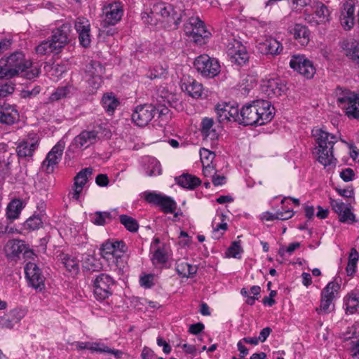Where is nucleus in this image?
<instances>
[{"label": "nucleus", "mask_w": 359, "mask_h": 359, "mask_svg": "<svg viewBox=\"0 0 359 359\" xmlns=\"http://www.w3.org/2000/svg\"><path fill=\"white\" fill-rule=\"evenodd\" d=\"M40 69L25 59L22 52H15L6 58L0 59V79H10L22 74L27 79L39 76Z\"/></svg>", "instance_id": "obj_1"}, {"label": "nucleus", "mask_w": 359, "mask_h": 359, "mask_svg": "<svg viewBox=\"0 0 359 359\" xmlns=\"http://www.w3.org/2000/svg\"><path fill=\"white\" fill-rule=\"evenodd\" d=\"M273 110L269 101H253L239 109L237 122L243 126H262L273 118Z\"/></svg>", "instance_id": "obj_2"}, {"label": "nucleus", "mask_w": 359, "mask_h": 359, "mask_svg": "<svg viewBox=\"0 0 359 359\" xmlns=\"http://www.w3.org/2000/svg\"><path fill=\"white\" fill-rule=\"evenodd\" d=\"M312 134L316 137L318 162L325 167L335 166L337 159L333 156V147L337 142V137L321 128L313 130Z\"/></svg>", "instance_id": "obj_3"}, {"label": "nucleus", "mask_w": 359, "mask_h": 359, "mask_svg": "<svg viewBox=\"0 0 359 359\" xmlns=\"http://www.w3.org/2000/svg\"><path fill=\"white\" fill-rule=\"evenodd\" d=\"M184 7L182 3H179L173 7L170 4H166L165 3L159 2L154 4L151 8L150 14L147 12L142 13V19L151 18V21L147 20V22L149 24L153 23V18L156 20H161L162 19H166L169 22H173L178 25L182 20V17L186 15L185 10H183Z\"/></svg>", "instance_id": "obj_4"}, {"label": "nucleus", "mask_w": 359, "mask_h": 359, "mask_svg": "<svg viewBox=\"0 0 359 359\" xmlns=\"http://www.w3.org/2000/svg\"><path fill=\"white\" fill-rule=\"evenodd\" d=\"M110 137V131L101 124L95 125L81 132L74 138V144L76 148L86 149L95 144L101 138Z\"/></svg>", "instance_id": "obj_5"}, {"label": "nucleus", "mask_w": 359, "mask_h": 359, "mask_svg": "<svg viewBox=\"0 0 359 359\" xmlns=\"http://www.w3.org/2000/svg\"><path fill=\"white\" fill-rule=\"evenodd\" d=\"M337 102L339 107L345 110L346 114L359 119V98L348 90L338 87L336 89Z\"/></svg>", "instance_id": "obj_6"}, {"label": "nucleus", "mask_w": 359, "mask_h": 359, "mask_svg": "<svg viewBox=\"0 0 359 359\" xmlns=\"http://www.w3.org/2000/svg\"><path fill=\"white\" fill-rule=\"evenodd\" d=\"M184 32L189 37L190 40L200 46L205 43V41L210 36V32L208 31L198 17H191L184 24Z\"/></svg>", "instance_id": "obj_7"}, {"label": "nucleus", "mask_w": 359, "mask_h": 359, "mask_svg": "<svg viewBox=\"0 0 359 359\" xmlns=\"http://www.w3.org/2000/svg\"><path fill=\"white\" fill-rule=\"evenodd\" d=\"M194 65L197 72L205 78H214L220 72L219 61L208 55L198 56L194 60Z\"/></svg>", "instance_id": "obj_8"}, {"label": "nucleus", "mask_w": 359, "mask_h": 359, "mask_svg": "<svg viewBox=\"0 0 359 359\" xmlns=\"http://www.w3.org/2000/svg\"><path fill=\"white\" fill-rule=\"evenodd\" d=\"M114 279L106 273H100L93 283V293L95 297L100 301L107 299L112 294Z\"/></svg>", "instance_id": "obj_9"}, {"label": "nucleus", "mask_w": 359, "mask_h": 359, "mask_svg": "<svg viewBox=\"0 0 359 359\" xmlns=\"http://www.w3.org/2000/svg\"><path fill=\"white\" fill-rule=\"evenodd\" d=\"M144 199L149 203L159 206L166 214L175 212L177 207L176 202L171 197L156 192H145Z\"/></svg>", "instance_id": "obj_10"}, {"label": "nucleus", "mask_w": 359, "mask_h": 359, "mask_svg": "<svg viewBox=\"0 0 359 359\" xmlns=\"http://www.w3.org/2000/svg\"><path fill=\"white\" fill-rule=\"evenodd\" d=\"M156 115V107L153 104H144L137 105L132 114L133 121L140 127H144Z\"/></svg>", "instance_id": "obj_11"}, {"label": "nucleus", "mask_w": 359, "mask_h": 359, "mask_svg": "<svg viewBox=\"0 0 359 359\" xmlns=\"http://www.w3.org/2000/svg\"><path fill=\"white\" fill-rule=\"evenodd\" d=\"M123 15V5L121 2H114L104 6L103 9V19L101 26L103 28L115 25L122 18Z\"/></svg>", "instance_id": "obj_12"}, {"label": "nucleus", "mask_w": 359, "mask_h": 359, "mask_svg": "<svg viewBox=\"0 0 359 359\" xmlns=\"http://www.w3.org/2000/svg\"><path fill=\"white\" fill-rule=\"evenodd\" d=\"M290 66L307 79H311L316 73V68L313 62L304 55H292L290 61Z\"/></svg>", "instance_id": "obj_13"}, {"label": "nucleus", "mask_w": 359, "mask_h": 359, "mask_svg": "<svg viewBox=\"0 0 359 359\" xmlns=\"http://www.w3.org/2000/svg\"><path fill=\"white\" fill-rule=\"evenodd\" d=\"M126 250L127 246L123 241H107L101 245L100 254L104 259L110 261L121 257Z\"/></svg>", "instance_id": "obj_14"}, {"label": "nucleus", "mask_w": 359, "mask_h": 359, "mask_svg": "<svg viewBox=\"0 0 359 359\" xmlns=\"http://www.w3.org/2000/svg\"><path fill=\"white\" fill-rule=\"evenodd\" d=\"M330 205L334 212L337 214L340 222L351 224L357 222L350 204H345L341 201L330 198Z\"/></svg>", "instance_id": "obj_15"}, {"label": "nucleus", "mask_w": 359, "mask_h": 359, "mask_svg": "<svg viewBox=\"0 0 359 359\" xmlns=\"http://www.w3.org/2000/svg\"><path fill=\"white\" fill-rule=\"evenodd\" d=\"M26 278L32 287L39 291L45 288V277L41 269L34 262H28L25 266Z\"/></svg>", "instance_id": "obj_16"}, {"label": "nucleus", "mask_w": 359, "mask_h": 359, "mask_svg": "<svg viewBox=\"0 0 359 359\" xmlns=\"http://www.w3.org/2000/svg\"><path fill=\"white\" fill-rule=\"evenodd\" d=\"M355 1L347 0L343 4L340 23L345 30H350L355 25Z\"/></svg>", "instance_id": "obj_17"}, {"label": "nucleus", "mask_w": 359, "mask_h": 359, "mask_svg": "<svg viewBox=\"0 0 359 359\" xmlns=\"http://www.w3.org/2000/svg\"><path fill=\"white\" fill-rule=\"evenodd\" d=\"M64 149L65 143L58 142L48 152L43 162V167L45 168L46 172H51L53 170V166L60 162Z\"/></svg>", "instance_id": "obj_18"}, {"label": "nucleus", "mask_w": 359, "mask_h": 359, "mask_svg": "<svg viewBox=\"0 0 359 359\" xmlns=\"http://www.w3.org/2000/svg\"><path fill=\"white\" fill-rule=\"evenodd\" d=\"M19 120V113L15 105L6 102L0 104V123L4 125H13Z\"/></svg>", "instance_id": "obj_19"}, {"label": "nucleus", "mask_w": 359, "mask_h": 359, "mask_svg": "<svg viewBox=\"0 0 359 359\" xmlns=\"http://www.w3.org/2000/svg\"><path fill=\"white\" fill-rule=\"evenodd\" d=\"M215 111L217 119L220 123L225 121L237 122L239 112L238 106H233L229 104H217L215 107Z\"/></svg>", "instance_id": "obj_20"}, {"label": "nucleus", "mask_w": 359, "mask_h": 359, "mask_svg": "<svg viewBox=\"0 0 359 359\" xmlns=\"http://www.w3.org/2000/svg\"><path fill=\"white\" fill-rule=\"evenodd\" d=\"M262 89L269 97H278L287 90L283 81L278 78L269 79L262 85Z\"/></svg>", "instance_id": "obj_21"}, {"label": "nucleus", "mask_w": 359, "mask_h": 359, "mask_svg": "<svg viewBox=\"0 0 359 359\" xmlns=\"http://www.w3.org/2000/svg\"><path fill=\"white\" fill-rule=\"evenodd\" d=\"M227 55L231 62L238 65H243L248 60L246 48L239 41H234L232 46L228 48Z\"/></svg>", "instance_id": "obj_22"}, {"label": "nucleus", "mask_w": 359, "mask_h": 359, "mask_svg": "<svg viewBox=\"0 0 359 359\" xmlns=\"http://www.w3.org/2000/svg\"><path fill=\"white\" fill-rule=\"evenodd\" d=\"M70 31V24L65 23L53 32L51 41L59 52L69 42Z\"/></svg>", "instance_id": "obj_23"}, {"label": "nucleus", "mask_w": 359, "mask_h": 359, "mask_svg": "<svg viewBox=\"0 0 359 359\" xmlns=\"http://www.w3.org/2000/svg\"><path fill=\"white\" fill-rule=\"evenodd\" d=\"M93 174L91 168H86L82 169L74 177V191L72 193V197L74 200H79L80 194L81 193L83 186L88 181V176Z\"/></svg>", "instance_id": "obj_24"}, {"label": "nucleus", "mask_w": 359, "mask_h": 359, "mask_svg": "<svg viewBox=\"0 0 359 359\" xmlns=\"http://www.w3.org/2000/svg\"><path fill=\"white\" fill-rule=\"evenodd\" d=\"M39 138L35 135L34 137H29L19 143L16 151L19 157H31L34 151L38 147Z\"/></svg>", "instance_id": "obj_25"}, {"label": "nucleus", "mask_w": 359, "mask_h": 359, "mask_svg": "<svg viewBox=\"0 0 359 359\" xmlns=\"http://www.w3.org/2000/svg\"><path fill=\"white\" fill-rule=\"evenodd\" d=\"M72 345L75 347L77 351L82 350H90L91 351L100 352V353H111L116 355V358H118L120 355L122 353L121 351H114L111 350L107 346L104 344L99 343H92V342H82V341H75L72 344Z\"/></svg>", "instance_id": "obj_26"}, {"label": "nucleus", "mask_w": 359, "mask_h": 359, "mask_svg": "<svg viewBox=\"0 0 359 359\" xmlns=\"http://www.w3.org/2000/svg\"><path fill=\"white\" fill-rule=\"evenodd\" d=\"M258 48L263 54L277 55L283 51V46L277 39L269 37L264 41L259 43Z\"/></svg>", "instance_id": "obj_27"}, {"label": "nucleus", "mask_w": 359, "mask_h": 359, "mask_svg": "<svg viewBox=\"0 0 359 359\" xmlns=\"http://www.w3.org/2000/svg\"><path fill=\"white\" fill-rule=\"evenodd\" d=\"M25 245L26 243L23 241L18 239L9 240L4 247L6 257L11 259L20 258V255L22 254L23 250L25 249Z\"/></svg>", "instance_id": "obj_28"}, {"label": "nucleus", "mask_w": 359, "mask_h": 359, "mask_svg": "<svg viewBox=\"0 0 359 359\" xmlns=\"http://www.w3.org/2000/svg\"><path fill=\"white\" fill-rule=\"evenodd\" d=\"M175 182L182 187L188 189H194L201 184V180L198 177L188 173H184L175 177Z\"/></svg>", "instance_id": "obj_29"}, {"label": "nucleus", "mask_w": 359, "mask_h": 359, "mask_svg": "<svg viewBox=\"0 0 359 359\" xmlns=\"http://www.w3.org/2000/svg\"><path fill=\"white\" fill-rule=\"evenodd\" d=\"M175 269L178 275L186 278H191L197 272L196 266L189 264L183 260H177L176 262Z\"/></svg>", "instance_id": "obj_30"}, {"label": "nucleus", "mask_w": 359, "mask_h": 359, "mask_svg": "<svg viewBox=\"0 0 359 359\" xmlns=\"http://www.w3.org/2000/svg\"><path fill=\"white\" fill-rule=\"evenodd\" d=\"M314 15L318 18L314 21L316 25L325 24L330 21V13L328 8L321 2L315 6Z\"/></svg>", "instance_id": "obj_31"}, {"label": "nucleus", "mask_w": 359, "mask_h": 359, "mask_svg": "<svg viewBox=\"0 0 359 359\" xmlns=\"http://www.w3.org/2000/svg\"><path fill=\"white\" fill-rule=\"evenodd\" d=\"M213 120L209 118H204L201 124V131L204 139L213 140L217 138L218 135L213 127Z\"/></svg>", "instance_id": "obj_32"}, {"label": "nucleus", "mask_w": 359, "mask_h": 359, "mask_svg": "<svg viewBox=\"0 0 359 359\" xmlns=\"http://www.w3.org/2000/svg\"><path fill=\"white\" fill-rule=\"evenodd\" d=\"M81 262L83 268L86 271H98L102 268L100 259L91 255H84Z\"/></svg>", "instance_id": "obj_33"}, {"label": "nucleus", "mask_w": 359, "mask_h": 359, "mask_svg": "<svg viewBox=\"0 0 359 359\" xmlns=\"http://www.w3.org/2000/svg\"><path fill=\"white\" fill-rule=\"evenodd\" d=\"M295 39L298 40L302 45H306L309 40V31L308 28L300 24H296L290 31Z\"/></svg>", "instance_id": "obj_34"}, {"label": "nucleus", "mask_w": 359, "mask_h": 359, "mask_svg": "<svg viewBox=\"0 0 359 359\" xmlns=\"http://www.w3.org/2000/svg\"><path fill=\"white\" fill-rule=\"evenodd\" d=\"M185 91L192 97L198 99L202 96L203 86L194 79H190L187 83H184Z\"/></svg>", "instance_id": "obj_35"}, {"label": "nucleus", "mask_w": 359, "mask_h": 359, "mask_svg": "<svg viewBox=\"0 0 359 359\" xmlns=\"http://www.w3.org/2000/svg\"><path fill=\"white\" fill-rule=\"evenodd\" d=\"M102 105L109 115H112L119 105V101L111 93H106L102 99Z\"/></svg>", "instance_id": "obj_36"}, {"label": "nucleus", "mask_w": 359, "mask_h": 359, "mask_svg": "<svg viewBox=\"0 0 359 359\" xmlns=\"http://www.w3.org/2000/svg\"><path fill=\"white\" fill-rule=\"evenodd\" d=\"M168 251L164 244L158 246L154 250L153 255L151 258L153 264L155 266L164 264L168 262Z\"/></svg>", "instance_id": "obj_37"}, {"label": "nucleus", "mask_w": 359, "mask_h": 359, "mask_svg": "<svg viewBox=\"0 0 359 359\" xmlns=\"http://www.w3.org/2000/svg\"><path fill=\"white\" fill-rule=\"evenodd\" d=\"M23 208V203L20 199H13L8 205L6 215L9 219H15L19 217Z\"/></svg>", "instance_id": "obj_38"}, {"label": "nucleus", "mask_w": 359, "mask_h": 359, "mask_svg": "<svg viewBox=\"0 0 359 359\" xmlns=\"http://www.w3.org/2000/svg\"><path fill=\"white\" fill-rule=\"evenodd\" d=\"M105 72L103 65L99 61L92 60L86 65L85 72L87 77L88 76H102Z\"/></svg>", "instance_id": "obj_39"}, {"label": "nucleus", "mask_w": 359, "mask_h": 359, "mask_svg": "<svg viewBox=\"0 0 359 359\" xmlns=\"http://www.w3.org/2000/svg\"><path fill=\"white\" fill-rule=\"evenodd\" d=\"M345 55L354 62L359 64V42H347L344 47Z\"/></svg>", "instance_id": "obj_40"}, {"label": "nucleus", "mask_w": 359, "mask_h": 359, "mask_svg": "<svg viewBox=\"0 0 359 359\" xmlns=\"http://www.w3.org/2000/svg\"><path fill=\"white\" fill-rule=\"evenodd\" d=\"M90 217L92 223L97 226H103L112 219L111 215L109 212L97 211L91 214Z\"/></svg>", "instance_id": "obj_41"}, {"label": "nucleus", "mask_w": 359, "mask_h": 359, "mask_svg": "<svg viewBox=\"0 0 359 359\" xmlns=\"http://www.w3.org/2000/svg\"><path fill=\"white\" fill-rule=\"evenodd\" d=\"M346 311L354 313L359 310V300L358 293L352 292L344 300Z\"/></svg>", "instance_id": "obj_42"}, {"label": "nucleus", "mask_w": 359, "mask_h": 359, "mask_svg": "<svg viewBox=\"0 0 359 359\" xmlns=\"http://www.w3.org/2000/svg\"><path fill=\"white\" fill-rule=\"evenodd\" d=\"M36 53L41 55H48L55 52L58 53L59 51L55 47L51 41H43L35 48Z\"/></svg>", "instance_id": "obj_43"}, {"label": "nucleus", "mask_w": 359, "mask_h": 359, "mask_svg": "<svg viewBox=\"0 0 359 359\" xmlns=\"http://www.w3.org/2000/svg\"><path fill=\"white\" fill-rule=\"evenodd\" d=\"M340 289V285L335 282L329 283L326 287L322 290L321 296L323 298L330 299L334 300L336 295L338 294V291Z\"/></svg>", "instance_id": "obj_44"}, {"label": "nucleus", "mask_w": 359, "mask_h": 359, "mask_svg": "<svg viewBox=\"0 0 359 359\" xmlns=\"http://www.w3.org/2000/svg\"><path fill=\"white\" fill-rule=\"evenodd\" d=\"M120 222L130 232H136L138 230L139 224L137 221L130 216L127 215H120Z\"/></svg>", "instance_id": "obj_45"}, {"label": "nucleus", "mask_w": 359, "mask_h": 359, "mask_svg": "<svg viewBox=\"0 0 359 359\" xmlns=\"http://www.w3.org/2000/svg\"><path fill=\"white\" fill-rule=\"evenodd\" d=\"M359 255L355 248H352L349 255L348 262L346 266V273L348 276H351L355 272L356 264Z\"/></svg>", "instance_id": "obj_46"}, {"label": "nucleus", "mask_w": 359, "mask_h": 359, "mask_svg": "<svg viewBox=\"0 0 359 359\" xmlns=\"http://www.w3.org/2000/svg\"><path fill=\"white\" fill-rule=\"evenodd\" d=\"M62 260V264H64L67 270H68L69 272H72V273L76 274L78 273L79 267V262L76 259H75L74 257H71L66 255L64 256Z\"/></svg>", "instance_id": "obj_47"}, {"label": "nucleus", "mask_w": 359, "mask_h": 359, "mask_svg": "<svg viewBox=\"0 0 359 359\" xmlns=\"http://www.w3.org/2000/svg\"><path fill=\"white\" fill-rule=\"evenodd\" d=\"M42 220L41 217L37 215H33L27 219L25 222V227L30 230H36L39 229L42 226Z\"/></svg>", "instance_id": "obj_48"}, {"label": "nucleus", "mask_w": 359, "mask_h": 359, "mask_svg": "<svg viewBox=\"0 0 359 359\" xmlns=\"http://www.w3.org/2000/svg\"><path fill=\"white\" fill-rule=\"evenodd\" d=\"M71 86H63L57 88V90L51 95L52 100H58L69 96L71 93Z\"/></svg>", "instance_id": "obj_49"}, {"label": "nucleus", "mask_w": 359, "mask_h": 359, "mask_svg": "<svg viewBox=\"0 0 359 359\" xmlns=\"http://www.w3.org/2000/svg\"><path fill=\"white\" fill-rule=\"evenodd\" d=\"M75 29L77 33L90 31V25L86 18H78L75 22Z\"/></svg>", "instance_id": "obj_50"}, {"label": "nucleus", "mask_w": 359, "mask_h": 359, "mask_svg": "<svg viewBox=\"0 0 359 359\" xmlns=\"http://www.w3.org/2000/svg\"><path fill=\"white\" fill-rule=\"evenodd\" d=\"M243 252L239 242L233 241L231 246L228 248L226 255L228 257L233 258H240L241 253Z\"/></svg>", "instance_id": "obj_51"}, {"label": "nucleus", "mask_w": 359, "mask_h": 359, "mask_svg": "<svg viewBox=\"0 0 359 359\" xmlns=\"http://www.w3.org/2000/svg\"><path fill=\"white\" fill-rule=\"evenodd\" d=\"M293 215V211L292 210H287L285 211H278L276 213V215H271V217H264L266 221H272L274 219L285 220L291 218Z\"/></svg>", "instance_id": "obj_52"}, {"label": "nucleus", "mask_w": 359, "mask_h": 359, "mask_svg": "<svg viewBox=\"0 0 359 359\" xmlns=\"http://www.w3.org/2000/svg\"><path fill=\"white\" fill-rule=\"evenodd\" d=\"M14 84L11 82L0 83V97H5L14 91Z\"/></svg>", "instance_id": "obj_53"}, {"label": "nucleus", "mask_w": 359, "mask_h": 359, "mask_svg": "<svg viewBox=\"0 0 359 359\" xmlns=\"http://www.w3.org/2000/svg\"><path fill=\"white\" fill-rule=\"evenodd\" d=\"M25 314L26 312L24 309L17 308L10 311L9 317L16 323L20 322L25 317Z\"/></svg>", "instance_id": "obj_54"}, {"label": "nucleus", "mask_w": 359, "mask_h": 359, "mask_svg": "<svg viewBox=\"0 0 359 359\" xmlns=\"http://www.w3.org/2000/svg\"><path fill=\"white\" fill-rule=\"evenodd\" d=\"M200 156L202 164L204 165L205 164L206 165L207 162H209L210 164L212 163V161L215 157V154L205 148H203L200 150Z\"/></svg>", "instance_id": "obj_55"}, {"label": "nucleus", "mask_w": 359, "mask_h": 359, "mask_svg": "<svg viewBox=\"0 0 359 359\" xmlns=\"http://www.w3.org/2000/svg\"><path fill=\"white\" fill-rule=\"evenodd\" d=\"M332 301L333 300H331L330 299L323 298V297L321 296L320 308H317L316 311L318 312L323 311L325 313L330 312V307Z\"/></svg>", "instance_id": "obj_56"}, {"label": "nucleus", "mask_w": 359, "mask_h": 359, "mask_svg": "<svg viewBox=\"0 0 359 359\" xmlns=\"http://www.w3.org/2000/svg\"><path fill=\"white\" fill-rule=\"evenodd\" d=\"M140 283L145 288H151L154 285V276L152 274L144 275L140 278Z\"/></svg>", "instance_id": "obj_57"}, {"label": "nucleus", "mask_w": 359, "mask_h": 359, "mask_svg": "<svg viewBox=\"0 0 359 359\" xmlns=\"http://www.w3.org/2000/svg\"><path fill=\"white\" fill-rule=\"evenodd\" d=\"M78 34L81 45L83 47H88L90 43V31L79 32Z\"/></svg>", "instance_id": "obj_58"}, {"label": "nucleus", "mask_w": 359, "mask_h": 359, "mask_svg": "<svg viewBox=\"0 0 359 359\" xmlns=\"http://www.w3.org/2000/svg\"><path fill=\"white\" fill-rule=\"evenodd\" d=\"M102 82V76H88V83L93 90L98 89Z\"/></svg>", "instance_id": "obj_59"}, {"label": "nucleus", "mask_w": 359, "mask_h": 359, "mask_svg": "<svg viewBox=\"0 0 359 359\" xmlns=\"http://www.w3.org/2000/svg\"><path fill=\"white\" fill-rule=\"evenodd\" d=\"M354 175V172L351 168H346L340 172V177L344 182L353 180Z\"/></svg>", "instance_id": "obj_60"}, {"label": "nucleus", "mask_w": 359, "mask_h": 359, "mask_svg": "<svg viewBox=\"0 0 359 359\" xmlns=\"http://www.w3.org/2000/svg\"><path fill=\"white\" fill-rule=\"evenodd\" d=\"M141 355L143 359H163L162 357H158L151 349L147 347L144 348Z\"/></svg>", "instance_id": "obj_61"}, {"label": "nucleus", "mask_w": 359, "mask_h": 359, "mask_svg": "<svg viewBox=\"0 0 359 359\" xmlns=\"http://www.w3.org/2000/svg\"><path fill=\"white\" fill-rule=\"evenodd\" d=\"M226 178L223 175H217V172H215V175H212V182L215 186H221L226 183Z\"/></svg>", "instance_id": "obj_62"}, {"label": "nucleus", "mask_w": 359, "mask_h": 359, "mask_svg": "<svg viewBox=\"0 0 359 359\" xmlns=\"http://www.w3.org/2000/svg\"><path fill=\"white\" fill-rule=\"evenodd\" d=\"M205 328L204 325L202 323H197L191 324L189 326V332L192 334H198L201 333Z\"/></svg>", "instance_id": "obj_63"}, {"label": "nucleus", "mask_w": 359, "mask_h": 359, "mask_svg": "<svg viewBox=\"0 0 359 359\" xmlns=\"http://www.w3.org/2000/svg\"><path fill=\"white\" fill-rule=\"evenodd\" d=\"M161 173V170L160 165L156 162L152 165L151 169L148 168L146 170L147 175L149 177L159 175Z\"/></svg>", "instance_id": "obj_64"}]
</instances>
